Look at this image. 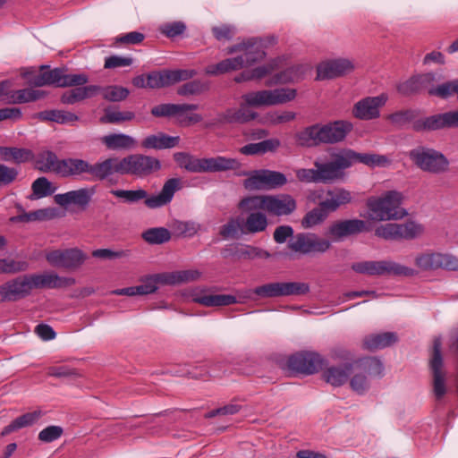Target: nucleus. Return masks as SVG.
<instances>
[{"instance_id": "f257e3e1", "label": "nucleus", "mask_w": 458, "mask_h": 458, "mask_svg": "<svg viewBox=\"0 0 458 458\" xmlns=\"http://www.w3.org/2000/svg\"><path fill=\"white\" fill-rule=\"evenodd\" d=\"M36 168L41 172H152L161 169L157 158L131 155L122 160L108 158L101 163L89 165L82 159L68 158L58 160L56 155L50 151L40 152L36 158Z\"/></svg>"}, {"instance_id": "f03ea898", "label": "nucleus", "mask_w": 458, "mask_h": 458, "mask_svg": "<svg viewBox=\"0 0 458 458\" xmlns=\"http://www.w3.org/2000/svg\"><path fill=\"white\" fill-rule=\"evenodd\" d=\"M297 96L294 89H276L273 90H259L244 94L242 98L245 105H241L239 108H228L225 112L216 115L214 123H246L256 119L258 114L249 106H263L284 104L293 100Z\"/></svg>"}, {"instance_id": "7ed1b4c3", "label": "nucleus", "mask_w": 458, "mask_h": 458, "mask_svg": "<svg viewBox=\"0 0 458 458\" xmlns=\"http://www.w3.org/2000/svg\"><path fill=\"white\" fill-rule=\"evenodd\" d=\"M330 161H315V169H301L298 172H340L351 167L353 164L361 163L370 169L387 168L392 159L386 155L376 153H358L351 148H342L330 155Z\"/></svg>"}, {"instance_id": "20e7f679", "label": "nucleus", "mask_w": 458, "mask_h": 458, "mask_svg": "<svg viewBox=\"0 0 458 458\" xmlns=\"http://www.w3.org/2000/svg\"><path fill=\"white\" fill-rule=\"evenodd\" d=\"M352 128V123L344 120L315 123L295 133L294 140L298 146L304 148L332 145L343 141Z\"/></svg>"}, {"instance_id": "39448f33", "label": "nucleus", "mask_w": 458, "mask_h": 458, "mask_svg": "<svg viewBox=\"0 0 458 458\" xmlns=\"http://www.w3.org/2000/svg\"><path fill=\"white\" fill-rule=\"evenodd\" d=\"M66 72L65 67L50 69L49 65H41L38 74H34L32 71H27L22 72L21 76L28 79L29 84L34 87L50 85L61 88L82 86L89 81L85 74H67Z\"/></svg>"}, {"instance_id": "423d86ee", "label": "nucleus", "mask_w": 458, "mask_h": 458, "mask_svg": "<svg viewBox=\"0 0 458 458\" xmlns=\"http://www.w3.org/2000/svg\"><path fill=\"white\" fill-rule=\"evenodd\" d=\"M174 160L181 169L188 172H225L241 169V163L231 157L217 156L210 158H198L187 152H176Z\"/></svg>"}, {"instance_id": "0eeeda50", "label": "nucleus", "mask_w": 458, "mask_h": 458, "mask_svg": "<svg viewBox=\"0 0 458 458\" xmlns=\"http://www.w3.org/2000/svg\"><path fill=\"white\" fill-rule=\"evenodd\" d=\"M180 189V181L176 178L169 179L163 186L157 195L148 197L145 190L139 189L135 191L115 190L112 193L117 198L124 199L128 203H136L144 199L145 205L149 208H157L168 204L174 194Z\"/></svg>"}, {"instance_id": "6e6552de", "label": "nucleus", "mask_w": 458, "mask_h": 458, "mask_svg": "<svg viewBox=\"0 0 458 458\" xmlns=\"http://www.w3.org/2000/svg\"><path fill=\"white\" fill-rule=\"evenodd\" d=\"M352 376L349 377L351 389L358 394H364L370 387L369 377H381L384 367L376 357H363L352 361Z\"/></svg>"}, {"instance_id": "1a4fd4ad", "label": "nucleus", "mask_w": 458, "mask_h": 458, "mask_svg": "<svg viewBox=\"0 0 458 458\" xmlns=\"http://www.w3.org/2000/svg\"><path fill=\"white\" fill-rule=\"evenodd\" d=\"M400 206L401 193L395 191L380 197H369L367 199L368 218L377 222L397 219Z\"/></svg>"}, {"instance_id": "9d476101", "label": "nucleus", "mask_w": 458, "mask_h": 458, "mask_svg": "<svg viewBox=\"0 0 458 458\" xmlns=\"http://www.w3.org/2000/svg\"><path fill=\"white\" fill-rule=\"evenodd\" d=\"M441 337H435L428 360V367L432 374L433 394L437 401L441 400L447 392L445 372L443 370L444 358L441 352Z\"/></svg>"}, {"instance_id": "9b49d317", "label": "nucleus", "mask_w": 458, "mask_h": 458, "mask_svg": "<svg viewBox=\"0 0 458 458\" xmlns=\"http://www.w3.org/2000/svg\"><path fill=\"white\" fill-rule=\"evenodd\" d=\"M409 157L418 167L427 172H444L448 169L447 158L433 148L418 147L410 151Z\"/></svg>"}, {"instance_id": "f8f14e48", "label": "nucleus", "mask_w": 458, "mask_h": 458, "mask_svg": "<svg viewBox=\"0 0 458 458\" xmlns=\"http://www.w3.org/2000/svg\"><path fill=\"white\" fill-rule=\"evenodd\" d=\"M309 292L310 285L301 282H275L265 284L253 289V293L260 298L303 295Z\"/></svg>"}, {"instance_id": "ddd939ff", "label": "nucleus", "mask_w": 458, "mask_h": 458, "mask_svg": "<svg viewBox=\"0 0 458 458\" xmlns=\"http://www.w3.org/2000/svg\"><path fill=\"white\" fill-rule=\"evenodd\" d=\"M199 106L195 104H161L152 107L150 113L155 117L177 116L180 123L190 125L201 122L202 116L199 114L183 115L186 112L197 110Z\"/></svg>"}, {"instance_id": "4468645a", "label": "nucleus", "mask_w": 458, "mask_h": 458, "mask_svg": "<svg viewBox=\"0 0 458 458\" xmlns=\"http://www.w3.org/2000/svg\"><path fill=\"white\" fill-rule=\"evenodd\" d=\"M326 360L314 352H301L289 357L288 368L295 372L311 375L322 369Z\"/></svg>"}, {"instance_id": "2eb2a0df", "label": "nucleus", "mask_w": 458, "mask_h": 458, "mask_svg": "<svg viewBox=\"0 0 458 458\" xmlns=\"http://www.w3.org/2000/svg\"><path fill=\"white\" fill-rule=\"evenodd\" d=\"M46 259L54 267L74 270L84 263L87 256L80 249L72 248L52 250L46 255Z\"/></svg>"}, {"instance_id": "dca6fc26", "label": "nucleus", "mask_w": 458, "mask_h": 458, "mask_svg": "<svg viewBox=\"0 0 458 458\" xmlns=\"http://www.w3.org/2000/svg\"><path fill=\"white\" fill-rule=\"evenodd\" d=\"M331 246L329 241L321 239L314 233H297L288 242V248L294 252L309 254L311 252H326Z\"/></svg>"}, {"instance_id": "f3484780", "label": "nucleus", "mask_w": 458, "mask_h": 458, "mask_svg": "<svg viewBox=\"0 0 458 458\" xmlns=\"http://www.w3.org/2000/svg\"><path fill=\"white\" fill-rule=\"evenodd\" d=\"M355 69L353 62L347 58H335L321 62L317 66L318 81L332 80L352 72Z\"/></svg>"}, {"instance_id": "a211bd4d", "label": "nucleus", "mask_w": 458, "mask_h": 458, "mask_svg": "<svg viewBox=\"0 0 458 458\" xmlns=\"http://www.w3.org/2000/svg\"><path fill=\"white\" fill-rule=\"evenodd\" d=\"M6 302H14L30 296L32 287L29 274L12 278L0 285Z\"/></svg>"}, {"instance_id": "6ab92c4d", "label": "nucleus", "mask_w": 458, "mask_h": 458, "mask_svg": "<svg viewBox=\"0 0 458 458\" xmlns=\"http://www.w3.org/2000/svg\"><path fill=\"white\" fill-rule=\"evenodd\" d=\"M352 269L368 276L401 275V265L391 260L356 262L352 265Z\"/></svg>"}, {"instance_id": "aec40b11", "label": "nucleus", "mask_w": 458, "mask_h": 458, "mask_svg": "<svg viewBox=\"0 0 458 458\" xmlns=\"http://www.w3.org/2000/svg\"><path fill=\"white\" fill-rule=\"evenodd\" d=\"M387 98L381 94L377 97H367L358 101L352 108V114L360 120H372L379 117V108L383 106Z\"/></svg>"}, {"instance_id": "412c9836", "label": "nucleus", "mask_w": 458, "mask_h": 458, "mask_svg": "<svg viewBox=\"0 0 458 458\" xmlns=\"http://www.w3.org/2000/svg\"><path fill=\"white\" fill-rule=\"evenodd\" d=\"M287 182L284 174H254L244 181L249 191H268L283 186Z\"/></svg>"}, {"instance_id": "4be33fe9", "label": "nucleus", "mask_w": 458, "mask_h": 458, "mask_svg": "<svg viewBox=\"0 0 458 458\" xmlns=\"http://www.w3.org/2000/svg\"><path fill=\"white\" fill-rule=\"evenodd\" d=\"M33 289H58L66 288L75 284L72 277H62L55 273L29 274Z\"/></svg>"}, {"instance_id": "5701e85b", "label": "nucleus", "mask_w": 458, "mask_h": 458, "mask_svg": "<svg viewBox=\"0 0 458 458\" xmlns=\"http://www.w3.org/2000/svg\"><path fill=\"white\" fill-rule=\"evenodd\" d=\"M366 222L360 219H347L333 223L327 234L335 241L367 231Z\"/></svg>"}, {"instance_id": "b1692460", "label": "nucleus", "mask_w": 458, "mask_h": 458, "mask_svg": "<svg viewBox=\"0 0 458 458\" xmlns=\"http://www.w3.org/2000/svg\"><path fill=\"white\" fill-rule=\"evenodd\" d=\"M221 255L225 259L234 258L235 259H267L270 257L267 251L247 244L227 245L222 249Z\"/></svg>"}, {"instance_id": "393cba45", "label": "nucleus", "mask_w": 458, "mask_h": 458, "mask_svg": "<svg viewBox=\"0 0 458 458\" xmlns=\"http://www.w3.org/2000/svg\"><path fill=\"white\" fill-rule=\"evenodd\" d=\"M94 193V188H81L66 193L56 194L54 199L55 203L61 207L73 204L84 210L89 206Z\"/></svg>"}, {"instance_id": "a878e982", "label": "nucleus", "mask_w": 458, "mask_h": 458, "mask_svg": "<svg viewBox=\"0 0 458 458\" xmlns=\"http://www.w3.org/2000/svg\"><path fill=\"white\" fill-rule=\"evenodd\" d=\"M295 199L288 195L270 196L267 195L266 211L274 216H289L296 209Z\"/></svg>"}, {"instance_id": "bb28decb", "label": "nucleus", "mask_w": 458, "mask_h": 458, "mask_svg": "<svg viewBox=\"0 0 458 458\" xmlns=\"http://www.w3.org/2000/svg\"><path fill=\"white\" fill-rule=\"evenodd\" d=\"M352 369V361L341 366H330L323 370L322 378L332 386L339 387L348 382Z\"/></svg>"}, {"instance_id": "cd10ccee", "label": "nucleus", "mask_w": 458, "mask_h": 458, "mask_svg": "<svg viewBox=\"0 0 458 458\" xmlns=\"http://www.w3.org/2000/svg\"><path fill=\"white\" fill-rule=\"evenodd\" d=\"M398 342V335L393 332H385L379 334H370L362 340L363 349L369 352H376Z\"/></svg>"}, {"instance_id": "c85d7f7f", "label": "nucleus", "mask_w": 458, "mask_h": 458, "mask_svg": "<svg viewBox=\"0 0 458 458\" xmlns=\"http://www.w3.org/2000/svg\"><path fill=\"white\" fill-rule=\"evenodd\" d=\"M238 57L242 59V68L263 60L266 57V52L262 40L255 38H249L246 41L243 54Z\"/></svg>"}, {"instance_id": "c756f323", "label": "nucleus", "mask_w": 458, "mask_h": 458, "mask_svg": "<svg viewBox=\"0 0 458 458\" xmlns=\"http://www.w3.org/2000/svg\"><path fill=\"white\" fill-rule=\"evenodd\" d=\"M179 142V136H169L164 132H158L146 137L142 140L141 146L145 148L165 149L172 148L177 146Z\"/></svg>"}, {"instance_id": "7c9ffc66", "label": "nucleus", "mask_w": 458, "mask_h": 458, "mask_svg": "<svg viewBox=\"0 0 458 458\" xmlns=\"http://www.w3.org/2000/svg\"><path fill=\"white\" fill-rule=\"evenodd\" d=\"M42 416L43 411L41 410L27 412L21 416H19L14 420H13L9 425L3 428L1 436L5 437L21 428L32 426L35 423H37Z\"/></svg>"}, {"instance_id": "2f4dec72", "label": "nucleus", "mask_w": 458, "mask_h": 458, "mask_svg": "<svg viewBox=\"0 0 458 458\" xmlns=\"http://www.w3.org/2000/svg\"><path fill=\"white\" fill-rule=\"evenodd\" d=\"M268 222L267 216L262 212H251L242 224V233H258L266 231Z\"/></svg>"}, {"instance_id": "473e14b6", "label": "nucleus", "mask_w": 458, "mask_h": 458, "mask_svg": "<svg viewBox=\"0 0 458 458\" xmlns=\"http://www.w3.org/2000/svg\"><path fill=\"white\" fill-rule=\"evenodd\" d=\"M97 89V85L74 88L63 93L61 97V102L66 105H73L86 98L95 97Z\"/></svg>"}, {"instance_id": "72a5a7b5", "label": "nucleus", "mask_w": 458, "mask_h": 458, "mask_svg": "<svg viewBox=\"0 0 458 458\" xmlns=\"http://www.w3.org/2000/svg\"><path fill=\"white\" fill-rule=\"evenodd\" d=\"M47 96L46 91L40 89H22L13 90L10 95V99L7 100V104L16 105L33 102Z\"/></svg>"}, {"instance_id": "f704fd0d", "label": "nucleus", "mask_w": 458, "mask_h": 458, "mask_svg": "<svg viewBox=\"0 0 458 458\" xmlns=\"http://www.w3.org/2000/svg\"><path fill=\"white\" fill-rule=\"evenodd\" d=\"M242 68V57H233V58H226L222 60L221 62L210 64L206 67V73L208 75H220L226 72H230L233 71H237L239 69Z\"/></svg>"}, {"instance_id": "c9c22d12", "label": "nucleus", "mask_w": 458, "mask_h": 458, "mask_svg": "<svg viewBox=\"0 0 458 458\" xmlns=\"http://www.w3.org/2000/svg\"><path fill=\"white\" fill-rule=\"evenodd\" d=\"M194 301L206 307H222L237 302L236 297L231 294H204L195 297Z\"/></svg>"}, {"instance_id": "e433bc0d", "label": "nucleus", "mask_w": 458, "mask_h": 458, "mask_svg": "<svg viewBox=\"0 0 458 458\" xmlns=\"http://www.w3.org/2000/svg\"><path fill=\"white\" fill-rule=\"evenodd\" d=\"M96 96L100 94L102 98L110 102H120L125 100L130 91L127 88L117 86V85H110L106 87H101L97 85Z\"/></svg>"}, {"instance_id": "4c0bfd02", "label": "nucleus", "mask_w": 458, "mask_h": 458, "mask_svg": "<svg viewBox=\"0 0 458 458\" xmlns=\"http://www.w3.org/2000/svg\"><path fill=\"white\" fill-rule=\"evenodd\" d=\"M37 116L41 121H50L60 124L69 123L79 120V116L77 114L64 110H46L39 112Z\"/></svg>"}, {"instance_id": "58836bf2", "label": "nucleus", "mask_w": 458, "mask_h": 458, "mask_svg": "<svg viewBox=\"0 0 458 458\" xmlns=\"http://www.w3.org/2000/svg\"><path fill=\"white\" fill-rule=\"evenodd\" d=\"M454 112L426 117L427 131H436L445 127H456Z\"/></svg>"}, {"instance_id": "ea45409f", "label": "nucleus", "mask_w": 458, "mask_h": 458, "mask_svg": "<svg viewBox=\"0 0 458 458\" xmlns=\"http://www.w3.org/2000/svg\"><path fill=\"white\" fill-rule=\"evenodd\" d=\"M267 195L249 196L242 199L238 203V208L242 212H260L267 209Z\"/></svg>"}, {"instance_id": "a19ab883", "label": "nucleus", "mask_w": 458, "mask_h": 458, "mask_svg": "<svg viewBox=\"0 0 458 458\" xmlns=\"http://www.w3.org/2000/svg\"><path fill=\"white\" fill-rule=\"evenodd\" d=\"M164 284H176L182 283L193 282L200 277V272L198 270H182L171 273H164Z\"/></svg>"}, {"instance_id": "79ce46f5", "label": "nucleus", "mask_w": 458, "mask_h": 458, "mask_svg": "<svg viewBox=\"0 0 458 458\" xmlns=\"http://www.w3.org/2000/svg\"><path fill=\"white\" fill-rule=\"evenodd\" d=\"M102 141L109 149H130L135 145V140L125 134L106 135Z\"/></svg>"}, {"instance_id": "37998d69", "label": "nucleus", "mask_w": 458, "mask_h": 458, "mask_svg": "<svg viewBox=\"0 0 458 458\" xmlns=\"http://www.w3.org/2000/svg\"><path fill=\"white\" fill-rule=\"evenodd\" d=\"M163 274L148 276L141 279L142 284L134 286L135 295H147L155 293L158 288V284H164L165 277Z\"/></svg>"}, {"instance_id": "c03bdc74", "label": "nucleus", "mask_w": 458, "mask_h": 458, "mask_svg": "<svg viewBox=\"0 0 458 458\" xmlns=\"http://www.w3.org/2000/svg\"><path fill=\"white\" fill-rule=\"evenodd\" d=\"M279 146L276 140H265L258 143H250L240 148L243 155H259L275 150Z\"/></svg>"}, {"instance_id": "a18cd8bd", "label": "nucleus", "mask_w": 458, "mask_h": 458, "mask_svg": "<svg viewBox=\"0 0 458 458\" xmlns=\"http://www.w3.org/2000/svg\"><path fill=\"white\" fill-rule=\"evenodd\" d=\"M141 237L146 242L157 245L169 242L171 233L165 227H153L144 231Z\"/></svg>"}, {"instance_id": "49530a36", "label": "nucleus", "mask_w": 458, "mask_h": 458, "mask_svg": "<svg viewBox=\"0 0 458 458\" xmlns=\"http://www.w3.org/2000/svg\"><path fill=\"white\" fill-rule=\"evenodd\" d=\"M55 216L54 208L38 209L36 211L23 213L11 218L12 222L28 223L31 221H43L51 219Z\"/></svg>"}, {"instance_id": "de8ad7c7", "label": "nucleus", "mask_w": 458, "mask_h": 458, "mask_svg": "<svg viewBox=\"0 0 458 458\" xmlns=\"http://www.w3.org/2000/svg\"><path fill=\"white\" fill-rule=\"evenodd\" d=\"M31 190L32 195L30 199H36L52 195L56 191V187L53 186L46 177H39L33 182Z\"/></svg>"}, {"instance_id": "09e8293b", "label": "nucleus", "mask_w": 458, "mask_h": 458, "mask_svg": "<svg viewBox=\"0 0 458 458\" xmlns=\"http://www.w3.org/2000/svg\"><path fill=\"white\" fill-rule=\"evenodd\" d=\"M209 82L200 80H194L182 84L177 89L180 96L199 95L209 89Z\"/></svg>"}, {"instance_id": "8fccbe9b", "label": "nucleus", "mask_w": 458, "mask_h": 458, "mask_svg": "<svg viewBox=\"0 0 458 458\" xmlns=\"http://www.w3.org/2000/svg\"><path fill=\"white\" fill-rule=\"evenodd\" d=\"M299 80V68L298 67H289L280 72L276 73L272 76L267 81V86L276 85V84H286L294 82Z\"/></svg>"}, {"instance_id": "3c124183", "label": "nucleus", "mask_w": 458, "mask_h": 458, "mask_svg": "<svg viewBox=\"0 0 458 458\" xmlns=\"http://www.w3.org/2000/svg\"><path fill=\"white\" fill-rule=\"evenodd\" d=\"M29 263L25 260H14L13 259H0V274H17L29 268Z\"/></svg>"}, {"instance_id": "603ef678", "label": "nucleus", "mask_w": 458, "mask_h": 458, "mask_svg": "<svg viewBox=\"0 0 458 458\" xmlns=\"http://www.w3.org/2000/svg\"><path fill=\"white\" fill-rule=\"evenodd\" d=\"M424 233L425 227L422 224L411 219L403 222V239H417L422 236Z\"/></svg>"}, {"instance_id": "864d4df0", "label": "nucleus", "mask_w": 458, "mask_h": 458, "mask_svg": "<svg viewBox=\"0 0 458 458\" xmlns=\"http://www.w3.org/2000/svg\"><path fill=\"white\" fill-rule=\"evenodd\" d=\"M167 70L151 72L147 74V85L148 89H160L171 85Z\"/></svg>"}, {"instance_id": "5fc2aeb1", "label": "nucleus", "mask_w": 458, "mask_h": 458, "mask_svg": "<svg viewBox=\"0 0 458 458\" xmlns=\"http://www.w3.org/2000/svg\"><path fill=\"white\" fill-rule=\"evenodd\" d=\"M135 114L131 111H110L105 110V114L100 118L102 123H121L126 121H131Z\"/></svg>"}, {"instance_id": "6e6d98bb", "label": "nucleus", "mask_w": 458, "mask_h": 458, "mask_svg": "<svg viewBox=\"0 0 458 458\" xmlns=\"http://www.w3.org/2000/svg\"><path fill=\"white\" fill-rule=\"evenodd\" d=\"M327 217V213L323 208L317 207L309 211L301 220L303 228H311L321 224Z\"/></svg>"}, {"instance_id": "4d7b16f0", "label": "nucleus", "mask_w": 458, "mask_h": 458, "mask_svg": "<svg viewBox=\"0 0 458 458\" xmlns=\"http://www.w3.org/2000/svg\"><path fill=\"white\" fill-rule=\"evenodd\" d=\"M433 78L432 74H424L414 76L407 81L403 85V93H416L420 91L423 89L424 83L429 81Z\"/></svg>"}, {"instance_id": "13d9d810", "label": "nucleus", "mask_w": 458, "mask_h": 458, "mask_svg": "<svg viewBox=\"0 0 458 458\" xmlns=\"http://www.w3.org/2000/svg\"><path fill=\"white\" fill-rule=\"evenodd\" d=\"M344 174H298V179L304 182L328 183Z\"/></svg>"}, {"instance_id": "bf43d9fd", "label": "nucleus", "mask_w": 458, "mask_h": 458, "mask_svg": "<svg viewBox=\"0 0 458 458\" xmlns=\"http://www.w3.org/2000/svg\"><path fill=\"white\" fill-rule=\"evenodd\" d=\"M185 30L186 25L182 21L166 22L159 28V31L169 38L182 35Z\"/></svg>"}, {"instance_id": "052dcab7", "label": "nucleus", "mask_w": 458, "mask_h": 458, "mask_svg": "<svg viewBox=\"0 0 458 458\" xmlns=\"http://www.w3.org/2000/svg\"><path fill=\"white\" fill-rule=\"evenodd\" d=\"M47 375L58 378H75L81 376L76 369L65 365L50 367Z\"/></svg>"}, {"instance_id": "680f3d73", "label": "nucleus", "mask_w": 458, "mask_h": 458, "mask_svg": "<svg viewBox=\"0 0 458 458\" xmlns=\"http://www.w3.org/2000/svg\"><path fill=\"white\" fill-rule=\"evenodd\" d=\"M375 234L386 240H392L401 235V225L397 224H386L377 227Z\"/></svg>"}, {"instance_id": "e2e57ef3", "label": "nucleus", "mask_w": 458, "mask_h": 458, "mask_svg": "<svg viewBox=\"0 0 458 458\" xmlns=\"http://www.w3.org/2000/svg\"><path fill=\"white\" fill-rule=\"evenodd\" d=\"M64 433L60 426H48L38 433V439L44 443H51L58 439Z\"/></svg>"}, {"instance_id": "0e129e2a", "label": "nucleus", "mask_w": 458, "mask_h": 458, "mask_svg": "<svg viewBox=\"0 0 458 458\" xmlns=\"http://www.w3.org/2000/svg\"><path fill=\"white\" fill-rule=\"evenodd\" d=\"M239 231L242 232V224L238 219L232 218L220 228V235L225 238H237Z\"/></svg>"}, {"instance_id": "69168bd1", "label": "nucleus", "mask_w": 458, "mask_h": 458, "mask_svg": "<svg viewBox=\"0 0 458 458\" xmlns=\"http://www.w3.org/2000/svg\"><path fill=\"white\" fill-rule=\"evenodd\" d=\"M128 250H112L110 249H98L92 251V256L101 259H116L126 257Z\"/></svg>"}, {"instance_id": "338daca9", "label": "nucleus", "mask_w": 458, "mask_h": 458, "mask_svg": "<svg viewBox=\"0 0 458 458\" xmlns=\"http://www.w3.org/2000/svg\"><path fill=\"white\" fill-rule=\"evenodd\" d=\"M437 268L441 267L446 270H458V258L450 254L437 253Z\"/></svg>"}, {"instance_id": "774afa93", "label": "nucleus", "mask_w": 458, "mask_h": 458, "mask_svg": "<svg viewBox=\"0 0 458 458\" xmlns=\"http://www.w3.org/2000/svg\"><path fill=\"white\" fill-rule=\"evenodd\" d=\"M145 38V35L141 32L131 31L121 35L115 38V43L120 45H138Z\"/></svg>"}]
</instances>
